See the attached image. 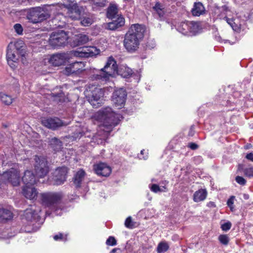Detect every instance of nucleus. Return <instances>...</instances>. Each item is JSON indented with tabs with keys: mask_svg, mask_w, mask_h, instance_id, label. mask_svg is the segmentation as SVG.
<instances>
[{
	"mask_svg": "<svg viewBox=\"0 0 253 253\" xmlns=\"http://www.w3.org/2000/svg\"><path fill=\"white\" fill-rule=\"evenodd\" d=\"M116 74L123 78H127L132 74V70L125 66H121L118 70V67L114 59L110 57L108 58L104 67L97 74V79L102 81H107L110 77L114 76Z\"/></svg>",
	"mask_w": 253,
	"mask_h": 253,
	"instance_id": "obj_1",
	"label": "nucleus"
},
{
	"mask_svg": "<svg viewBox=\"0 0 253 253\" xmlns=\"http://www.w3.org/2000/svg\"><path fill=\"white\" fill-rule=\"evenodd\" d=\"M22 41L10 42L7 47L6 60L9 66L13 69L17 67L20 56L23 57L25 51L23 48Z\"/></svg>",
	"mask_w": 253,
	"mask_h": 253,
	"instance_id": "obj_2",
	"label": "nucleus"
},
{
	"mask_svg": "<svg viewBox=\"0 0 253 253\" xmlns=\"http://www.w3.org/2000/svg\"><path fill=\"white\" fill-rule=\"evenodd\" d=\"M53 7L44 5L30 9L27 15V18L33 23H37L49 17Z\"/></svg>",
	"mask_w": 253,
	"mask_h": 253,
	"instance_id": "obj_3",
	"label": "nucleus"
},
{
	"mask_svg": "<svg viewBox=\"0 0 253 253\" xmlns=\"http://www.w3.org/2000/svg\"><path fill=\"white\" fill-rule=\"evenodd\" d=\"M100 119L103 121L104 125L112 127L118 125L122 117L115 114L110 107H106L99 111Z\"/></svg>",
	"mask_w": 253,
	"mask_h": 253,
	"instance_id": "obj_4",
	"label": "nucleus"
},
{
	"mask_svg": "<svg viewBox=\"0 0 253 253\" xmlns=\"http://www.w3.org/2000/svg\"><path fill=\"white\" fill-rule=\"evenodd\" d=\"M103 90L99 87L92 86L86 90V96L88 102L94 108H98L102 103Z\"/></svg>",
	"mask_w": 253,
	"mask_h": 253,
	"instance_id": "obj_5",
	"label": "nucleus"
},
{
	"mask_svg": "<svg viewBox=\"0 0 253 253\" xmlns=\"http://www.w3.org/2000/svg\"><path fill=\"white\" fill-rule=\"evenodd\" d=\"M62 4L68 10V16L72 20L79 19L83 11V7L79 6L74 0H62Z\"/></svg>",
	"mask_w": 253,
	"mask_h": 253,
	"instance_id": "obj_6",
	"label": "nucleus"
},
{
	"mask_svg": "<svg viewBox=\"0 0 253 253\" xmlns=\"http://www.w3.org/2000/svg\"><path fill=\"white\" fill-rule=\"evenodd\" d=\"M68 39L66 32L63 30L53 32L49 39V44L53 47H58L65 45Z\"/></svg>",
	"mask_w": 253,
	"mask_h": 253,
	"instance_id": "obj_7",
	"label": "nucleus"
},
{
	"mask_svg": "<svg viewBox=\"0 0 253 253\" xmlns=\"http://www.w3.org/2000/svg\"><path fill=\"white\" fill-rule=\"evenodd\" d=\"M35 169L39 177H43L49 171V168L46 159L43 157L35 156Z\"/></svg>",
	"mask_w": 253,
	"mask_h": 253,
	"instance_id": "obj_8",
	"label": "nucleus"
},
{
	"mask_svg": "<svg viewBox=\"0 0 253 253\" xmlns=\"http://www.w3.org/2000/svg\"><path fill=\"white\" fill-rule=\"evenodd\" d=\"M126 95V90L123 88L115 90L112 100L114 106L118 109L122 108L125 105Z\"/></svg>",
	"mask_w": 253,
	"mask_h": 253,
	"instance_id": "obj_9",
	"label": "nucleus"
},
{
	"mask_svg": "<svg viewBox=\"0 0 253 253\" xmlns=\"http://www.w3.org/2000/svg\"><path fill=\"white\" fill-rule=\"evenodd\" d=\"M140 41L136 37L126 34L124 40V45L128 52H134L138 48Z\"/></svg>",
	"mask_w": 253,
	"mask_h": 253,
	"instance_id": "obj_10",
	"label": "nucleus"
},
{
	"mask_svg": "<svg viewBox=\"0 0 253 253\" xmlns=\"http://www.w3.org/2000/svg\"><path fill=\"white\" fill-rule=\"evenodd\" d=\"M2 177L5 182L11 183L13 186H18L20 183V174L15 169H11L4 172Z\"/></svg>",
	"mask_w": 253,
	"mask_h": 253,
	"instance_id": "obj_11",
	"label": "nucleus"
},
{
	"mask_svg": "<svg viewBox=\"0 0 253 253\" xmlns=\"http://www.w3.org/2000/svg\"><path fill=\"white\" fill-rule=\"evenodd\" d=\"M99 50L95 46H84L74 51V55L80 57H88L99 54Z\"/></svg>",
	"mask_w": 253,
	"mask_h": 253,
	"instance_id": "obj_12",
	"label": "nucleus"
},
{
	"mask_svg": "<svg viewBox=\"0 0 253 253\" xmlns=\"http://www.w3.org/2000/svg\"><path fill=\"white\" fill-rule=\"evenodd\" d=\"M68 169L65 167L57 168L53 173L52 179L54 184L61 185L66 180Z\"/></svg>",
	"mask_w": 253,
	"mask_h": 253,
	"instance_id": "obj_13",
	"label": "nucleus"
},
{
	"mask_svg": "<svg viewBox=\"0 0 253 253\" xmlns=\"http://www.w3.org/2000/svg\"><path fill=\"white\" fill-rule=\"evenodd\" d=\"M61 197L62 195L58 193H47L41 194V200L42 204L48 207L57 202Z\"/></svg>",
	"mask_w": 253,
	"mask_h": 253,
	"instance_id": "obj_14",
	"label": "nucleus"
},
{
	"mask_svg": "<svg viewBox=\"0 0 253 253\" xmlns=\"http://www.w3.org/2000/svg\"><path fill=\"white\" fill-rule=\"evenodd\" d=\"M85 64L84 62H75L67 65L63 72L66 75L77 74L84 70Z\"/></svg>",
	"mask_w": 253,
	"mask_h": 253,
	"instance_id": "obj_15",
	"label": "nucleus"
},
{
	"mask_svg": "<svg viewBox=\"0 0 253 253\" xmlns=\"http://www.w3.org/2000/svg\"><path fill=\"white\" fill-rule=\"evenodd\" d=\"M42 124L48 128L55 130L57 128L67 126V124L63 123L58 118H44L42 120Z\"/></svg>",
	"mask_w": 253,
	"mask_h": 253,
	"instance_id": "obj_16",
	"label": "nucleus"
},
{
	"mask_svg": "<svg viewBox=\"0 0 253 253\" xmlns=\"http://www.w3.org/2000/svg\"><path fill=\"white\" fill-rule=\"evenodd\" d=\"M145 31V28L144 26L138 24L132 25L129 28L126 34L131 36L136 37L138 39L141 41L144 37V33Z\"/></svg>",
	"mask_w": 253,
	"mask_h": 253,
	"instance_id": "obj_17",
	"label": "nucleus"
},
{
	"mask_svg": "<svg viewBox=\"0 0 253 253\" xmlns=\"http://www.w3.org/2000/svg\"><path fill=\"white\" fill-rule=\"evenodd\" d=\"M93 169L97 175L102 176H108L111 172V168L104 163L94 165Z\"/></svg>",
	"mask_w": 253,
	"mask_h": 253,
	"instance_id": "obj_18",
	"label": "nucleus"
},
{
	"mask_svg": "<svg viewBox=\"0 0 253 253\" xmlns=\"http://www.w3.org/2000/svg\"><path fill=\"white\" fill-rule=\"evenodd\" d=\"M66 59L67 57L65 53H57L51 55L48 61L53 66H59L65 63Z\"/></svg>",
	"mask_w": 253,
	"mask_h": 253,
	"instance_id": "obj_19",
	"label": "nucleus"
},
{
	"mask_svg": "<svg viewBox=\"0 0 253 253\" xmlns=\"http://www.w3.org/2000/svg\"><path fill=\"white\" fill-rule=\"evenodd\" d=\"M22 194L27 199L33 200L37 198L38 192L33 186L27 185L23 187Z\"/></svg>",
	"mask_w": 253,
	"mask_h": 253,
	"instance_id": "obj_20",
	"label": "nucleus"
},
{
	"mask_svg": "<svg viewBox=\"0 0 253 253\" xmlns=\"http://www.w3.org/2000/svg\"><path fill=\"white\" fill-rule=\"evenodd\" d=\"M22 179L25 185L34 186L37 182L35 175L30 170L25 171Z\"/></svg>",
	"mask_w": 253,
	"mask_h": 253,
	"instance_id": "obj_21",
	"label": "nucleus"
},
{
	"mask_svg": "<svg viewBox=\"0 0 253 253\" xmlns=\"http://www.w3.org/2000/svg\"><path fill=\"white\" fill-rule=\"evenodd\" d=\"M207 191L206 189H201L196 191L193 195V200L195 202H200L206 199Z\"/></svg>",
	"mask_w": 253,
	"mask_h": 253,
	"instance_id": "obj_22",
	"label": "nucleus"
},
{
	"mask_svg": "<svg viewBox=\"0 0 253 253\" xmlns=\"http://www.w3.org/2000/svg\"><path fill=\"white\" fill-rule=\"evenodd\" d=\"M88 37L84 34H80L75 36L73 42L75 45L78 46L87 42L89 41Z\"/></svg>",
	"mask_w": 253,
	"mask_h": 253,
	"instance_id": "obj_23",
	"label": "nucleus"
},
{
	"mask_svg": "<svg viewBox=\"0 0 253 253\" xmlns=\"http://www.w3.org/2000/svg\"><path fill=\"white\" fill-rule=\"evenodd\" d=\"M125 24V19L123 17H119L116 20L109 22L108 24V28L111 30H115L116 29L123 26Z\"/></svg>",
	"mask_w": 253,
	"mask_h": 253,
	"instance_id": "obj_24",
	"label": "nucleus"
},
{
	"mask_svg": "<svg viewBox=\"0 0 253 253\" xmlns=\"http://www.w3.org/2000/svg\"><path fill=\"white\" fill-rule=\"evenodd\" d=\"M24 216L27 220L30 221L36 220L38 217L37 211L33 208L25 210Z\"/></svg>",
	"mask_w": 253,
	"mask_h": 253,
	"instance_id": "obj_25",
	"label": "nucleus"
},
{
	"mask_svg": "<svg viewBox=\"0 0 253 253\" xmlns=\"http://www.w3.org/2000/svg\"><path fill=\"white\" fill-rule=\"evenodd\" d=\"M205 9L201 2L195 3L192 9V13L194 16H199L205 13Z\"/></svg>",
	"mask_w": 253,
	"mask_h": 253,
	"instance_id": "obj_26",
	"label": "nucleus"
},
{
	"mask_svg": "<svg viewBox=\"0 0 253 253\" xmlns=\"http://www.w3.org/2000/svg\"><path fill=\"white\" fill-rule=\"evenodd\" d=\"M118 9L117 5L111 4L108 8L107 13V17L110 19L115 18L118 16Z\"/></svg>",
	"mask_w": 253,
	"mask_h": 253,
	"instance_id": "obj_27",
	"label": "nucleus"
},
{
	"mask_svg": "<svg viewBox=\"0 0 253 253\" xmlns=\"http://www.w3.org/2000/svg\"><path fill=\"white\" fill-rule=\"evenodd\" d=\"M189 21L181 22L177 25V30L184 35H187L189 33Z\"/></svg>",
	"mask_w": 253,
	"mask_h": 253,
	"instance_id": "obj_28",
	"label": "nucleus"
},
{
	"mask_svg": "<svg viewBox=\"0 0 253 253\" xmlns=\"http://www.w3.org/2000/svg\"><path fill=\"white\" fill-rule=\"evenodd\" d=\"M85 175V172L81 169L75 174L74 178V183L77 187H80L82 181L83 180Z\"/></svg>",
	"mask_w": 253,
	"mask_h": 253,
	"instance_id": "obj_29",
	"label": "nucleus"
},
{
	"mask_svg": "<svg viewBox=\"0 0 253 253\" xmlns=\"http://www.w3.org/2000/svg\"><path fill=\"white\" fill-rule=\"evenodd\" d=\"M0 100L5 105H9L12 103L13 99L11 96L1 92H0Z\"/></svg>",
	"mask_w": 253,
	"mask_h": 253,
	"instance_id": "obj_30",
	"label": "nucleus"
},
{
	"mask_svg": "<svg viewBox=\"0 0 253 253\" xmlns=\"http://www.w3.org/2000/svg\"><path fill=\"white\" fill-rule=\"evenodd\" d=\"M50 145L55 151L60 150L62 146V142L56 137L52 138L49 141Z\"/></svg>",
	"mask_w": 253,
	"mask_h": 253,
	"instance_id": "obj_31",
	"label": "nucleus"
},
{
	"mask_svg": "<svg viewBox=\"0 0 253 253\" xmlns=\"http://www.w3.org/2000/svg\"><path fill=\"white\" fill-rule=\"evenodd\" d=\"M228 24L230 25L232 29L236 32H239L241 29V25L238 24L235 21V19L229 18L227 16L225 17Z\"/></svg>",
	"mask_w": 253,
	"mask_h": 253,
	"instance_id": "obj_32",
	"label": "nucleus"
},
{
	"mask_svg": "<svg viewBox=\"0 0 253 253\" xmlns=\"http://www.w3.org/2000/svg\"><path fill=\"white\" fill-rule=\"evenodd\" d=\"M189 33L193 35L196 34L200 29L199 24L196 22L189 21Z\"/></svg>",
	"mask_w": 253,
	"mask_h": 253,
	"instance_id": "obj_33",
	"label": "nucleus"
},
{
	"mask_svg": "<svg viewBox=\"0 0 253 253\" xmlns=\"http://www.w3.org/2000/svg\"><path fill=\"white\" fill-rule=\"evenodd\" d=\"M153 9L160 18L163 17L165 14L163 6L159 2H157Z\"/></svg>",
	"mask_w": 253,
	"mask_h": 253,
	"instance_id": "obj_34",
	"label": "nucleus"
},
{
	"mask_svg": "<svg viewBox=\"0 0 253 253\" xmlns=\"http://www.w3.org/2000/svg\"><path fill=\"white\" fill-rule=\"evenodd\" d=\"M0 217L5 220L10 219L12 217V214L8 210L0 209Z\"/></svg>",
	"mask_w": 253,
	"mask_h": 253,
	"instance_id": "obj_35",
	"label": "nucleus"
},
{
	"mask_svg": "<svg viewBox=\"0 0 253 253\" xmlns=\"http://www.w3.org/2000/svg\"><path fill=\"white\" fill-rule=\"evenodd\" d=\"M169 245L166 243L161 242L157 247V252L158 253H164L169 249Z\"/></svg>",
	"mask_w": 253,
	"mask_h": 253,
	"instance_id": "obj_36",
	"label": "nucleus"
},
{
	"mask_svg": "<svg viewBox=\"0 0 253 253\" xmlns=\"http://www.w3.org/2000/svg\"><path fill=\"white\" fill-rule=\"evenodd\" d=\"M93 22L91 17H84L81 19V23L84 26H89Z\"/></svg>",
	"mask_w": 253,
	"mask_h": 253,
	"instance_id": "obj_37",
	"label": "nucleus"
},
{
	"mask_svg": "<svg viewBox=\"0 0 253 253\" xmlns=\"http://www.w3.org/2000/svg\"><path fill=\"white\" fill-rule=\"evenodd\" d=\"M149 188L154 193H157L158 192H165V190L161 188L158 185L156 184L149 185Z\"/></svg>",
	"mask_w": 253,
	"mask_h": 253,
	"instance_id": "obj_38",
	"label": "nucleus"
},
{
	"mask_svg": "<svg viewBox=\"0 0 253 253\" xmlns=\"http://www.w3.org/2000/svg\"><path fill=\"white\" fill-rule=\"evenodd\" d=\"M125 225L126 228L132 229L134 227V223L132 222L131 217H128L125 220Z\"/></svg>",
	"mask_w": 253,
	"mask_h": 253,
	"instance_id": "obj_39",
	"label": "nucleus"
},
{
	"mask_svg": "<svg viewBox=\"0 0 253 253\" xmlns=\"http://www.w3.org/2000/svg\"><path fill=\"white\" fill-rule=\"evenodd\" d=\"M15 32L19 35L23 34V28L21 24H16L13 26Z\"/></svg>",
	"mask_w": 253,
	"mask_h": 253,
	"instance_id": "obj_40",
	"label": "nucleus"
},
{
	"mask_svg": "<svg viewBox=\"0 0 253 253\" xmlns=\"http://www.w3.org/2000/svg\"><path fill=\"white\" fill-rule=\"evenodd\" d=\"M244 174L249 177H253V167L246 168L244 169Z\"/></svg>",
	"mask_w": 253,
	"mask_h": 253,
	"instance_id": "obj_41",
	"label": "nucleus"
},
{
	"mask_svg": "<svg viewBox=\"0 0 253 253\" xmlns=\"http://www.w3.org/2000/svg\"><path fill=\"white\" fill-rule=\"evenodd\" d=\"M218 239L221 243L226 245L229 242L228 237L226 235H221L219 236Z\"/></svg>",
	"mask_w": 253,
	"mask_h": 253,
	"instance_id": "obj_42",
	"label": "nucleus"
},
{
	"mask_svg": "<svg viewBox=\"0 0 253 253\" xmlns=\"http://www.w3.org/2000/svg\"><path fill=\"white\" fill-rule=\"evenodd\" d=\"M94 6L103 7L105 4L106 0H92Z\"/></svg>",
	"mask_w": 253,
	"mask_h": 253,
	"instance_id": "obj_43",
	"label": "nucleus"
},
{
	"mask_svg": "<svg viewBox=\"0 0 253 253\" xmlns=\"http://www.w3.org/2000/svg\"><path fill=\"white\" fill-rule=\"evenodd\" d=\"M67 235L66 234L64 235L62 233H59V234L55 235L53 237V239L55 241H57L58 240H62L66 241L67 240Z\"/></svg>",
	"mask_w": 253,
	"mask_h": 253,
	"instance_id": "obj_44",
	"label": "nucleus"
},
{
	"mask_svg": "<svg viewBox=\"0 0 253 253\" xmlns=\"http://www.w3.org/2000/svg\"><path fill=\"white\" fill-rule=\"evenodd\" d=\"M232 226V224L230 221L222 224L221 225V228L223 231H227L229 230Z\"/></svg>",
	"mask_w": 253,
	"mask_h": 253,
	"instance_id": "obj_45",
	"label": "nucleus"
},
{
	"mask_svg": "<svg viewBox=\"0 0 253 253\" xmlns=\"http://www.w3.org/2000/svg\"><path fill=\"white\" fill-rule=\"evenodd\" d=\"M236 181L241 185H245L246 184V179L240 176H237L235 178Z\"/></svg>",
	"mask_w": 253,
	"mask_h": 253,
	"instance_id": "obj_46",
	"label": "nucleus"
},
{
	"mask_svg": "<svg viewBox=\"0 0 253 253\" xmlns=\"http://www.w3.org/2000/svg\"><path fill=\"white\" fill-rule=\"evenodd\" d=\"M106 243L109 246H114L116 245L117 242L114 237L110 236L107 240Z\"/></svg>",
	"mask_w": 253,
	"mask_h": 253,
	"instance_id": "obj_47",
	"label": "nucleus"
},
{
	"mask_svg": "<svg viewBox=\"0 0 253 253\" xmlns=\"http://www.w3.org/2000/svg\"><path fill=\"white\" fill-rule=\"evenodd\" d=\"M234 196L231 197L227 201V204L228 207L230 208L231 211L234 209L233 204H234Z\"/></svg>",
	"mask_w": 253,
	"mask_h": 253,
	"instance_id": "obj_48",
	"label": "nucleus"
},
{
	"mask_svg": "<svg viewBox=\"0 0 253 253\" xmlns=\"http://www.w3.org/2000/svg\"><path fill=\"white\" fill-rule=\"evenodd\" d=\"M246 158L253 162V153H250L246 155Z\"/></svg>",
	"mask_w": 253,
	"mask_h": 253,
	"instance_id": "obj_49",
	"label": "nucleus"
},
{
	"mask_svg": "<svg viewBox=\"0 0 253 253\" xmlns=\"http://www.w3.org/2000/svg\"><path fill=\"white\" fill-rule=\"evenodd\" d=\"M189 146L192 150H195L198 147V145L194 143H190Z\"/></svg>",
	"mask_w": 253,
	"mask_h": 253,
	"instance_id": "obj_50",
	"label": "nucleus"
},
{
	"mask_svg": "<svg viewBox=\"0 0 253 253\" xmlns=\"http://www.w3.org/2000/svg\"><path fill=\"white\" fill-rule=\"evenodd\" d=\"M207 206L210 208L215 207V205L213 202H210L207 204Z\"/></svg>",
	"mask_w": 253,
	"mask_h": 253,
	"instance_id": "obj_51",
	"label": "nucleus"
},
{
	"mask_svg": "<svg viewBox=\"0 0 253 253\" xmlns=\"http://www.w3.org/2000/svg\"><path fill=\"white\" fill-rule=\"evenodd\" d=\"M194 131L193 130V126H192L189 130V135L193 136L194 134Z\"/></svg>",
	"mask_w": 253,
	"mask_h": 253,
	"instance_id": "obj_52",
	"label": "nucleus"
},
{
	"mask_svg": "<svg viewBox=\"0 0 253 253\" xmlns=\"http://www.w3.org/2000/svg\"><path fill=\"white\" fill-rule=\"evenodd\" d=\"M222 8L224 10V11H227V9L228 8L226 6H224L222 7Z\"/></svg>",
	"mask_w": 253,
	"mask_h": 253,
	"instance_id": "obj_53",
	"label": "nucleus"
},
{
	"mask_svg": "<svg viewBox=\"0 0 253 253\" xmlns=\"http://www.w3.org/2000/svg\"><path fill=\"white\" fill-rule=\"evenodd\" d=\"M60 14H58V15H57V16H56V17H55V19H58V17H59V16H60Z\"/></svg>",
	"mask_w": 253,
	"mask_h": 253,
	"instance_id": "obj_54",
	"label": "nucleus"
},
{
	"mask_svg": "<svg viewBox=\"0 0 253 253\" xmlns=\"http://www.w3.org/2000/svg\"><path fill=\"white\" fill-rule=\"evenodd\" d=\"M116 249H113L112 251V253H114L116 251Z\"/></svg>",
	"mask_w": 253,
	"mask_h": 253,
	"instance_id": "obj_55",
	"label": "nucleus"
},
{
	"mask_svg": "<svg viewBox=\"0 0 253 253\" xmlns=\"http://www.w3.org/2000/svg\"><path fill=\"white\" fill-rule=\"evenodd\" d=\"M144 152V150H141V154H143Z\"/></svg>",
	"mask_w": 253,
	"mask_h": 253,
	"instance_id": "obj_56",
	"label": "nucleus"
},
{
	"mask_svg": "<svg viewBox=\"0 0 253 253\" xmlns=\"http://www.w3.org/2000/svg\"><path fill=\"white\" fill-rule=\"evenodd\" d=\"M237 2H239V0H235Z\"/></svg>",
	"mask_w": 253,
	"mask_h": 253,
	"instance_id": "obj_57",
	"label": "nucleus"
}]
</instances>
